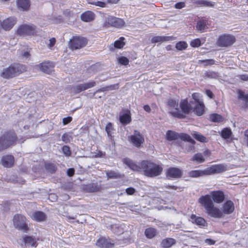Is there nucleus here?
Wrapping results in <instances>:
<instances>
[{
  "label": "nucleus",
  "instance_id": "f257e3e1",
  "mask_svg": "<svg viewBox=\"0 0 248 248\" xmlns=\"http://www.w3.org/2000/svg\"><path fill=\"white\" fill-rule=\"evenodd\" d=\"M199 202L204 206L206 213L211 217L220 218L224 217L221 210L215 207L210 195H205L199 199Z\"/></svg>",
  "mask_w": 248,
  "mask_h": 248
},
{
  "label": "nucleus",
  "instance_id": "f03ea898",
  "mask_svg": "<svg viewBox=\"0 0 248 248\" xmlns=\"http://www.w3.org/2000/svg\"><path fill=\"white\" fill-rule=\"evenodd\" d=\"M140 166L144 174L149 177L157 176L160 175L163 171V168L161 165L149 160L142 161Z\"/></svg>",
  "mask_w": 248,
  "mask_h": 248
},
{
  "label": "nucleus",
  "instance_id": "7ed1b4c3",
  "mask_svg": "<svg viewBox=\"0 0 248 248\" xmlns=\"http://www.w3.org/2000/svg\"><path fill=\"white\" fill-rule=\"evenodd\" d=\"M17 137L14 132L9 131L0 136V152H2L16 144Z\"/></svg>",
  "mask_w": 248,
  "mask_h": 248
},
{
  "label": "nucleus",
  "instance_id": "20e7f679",
  "mask_svg": "<svg viewBox=\"0 0 248 248\" xmlns=\"http://www.w3.org/2000/svg\"><path fill=\"white\" fill-rule=\"evenodd\" d=\"M26 71V67L22 64L16 63L3 69L1 76L5 78H10L19 75Z\"/></svg>",
  "mask_w": 248,
  "mask_h": 248
},
{
  "label": "nucleus",
  "instance_id": "39448f33",
  "mask_svg": "<svg viewBox=\"0 0 248 248\" xmlns=\"http://www.w3.org/2000/svg\"><path fill=\"white\" fill-rule=\"evenodd\" d=\"M14 226L15 228L24 232H27L29 227L27 223L26 217L21 214H16L13 218Z\"/></svg>",
  "mask_w": 248,
  "mask_h": 248
},
{
  "label": "nucleus",
  "instance_id": "423d86ee",
  "mask_svg": "<svg viewBox=\"0 0 248 248\" xmlns=\"http://www.w3.org/2000/svg\"><path fill=\"white\" fill-rule=\"evenodd\" d=\"M235 42L234 36L224 34L220 35L217 41V45L220 47H229Z\"/></svg>",
  "mask_w": 248,
  "mask_h": 248
},
{
  "label": "nucleus",
  "instance_id": "0eeeda50",
  "mask_svg": "<svg viewBox=\"0 0 248 248\" xmlns=\"http://www.w3.org/2000/svg\"><path fill=\"white\" fill-rule=\"evenodd\" d=\"M36 32V26L32 24H24L20 26L17 33L21 36L33 35Z\"/></svg>",
  "mask_w": 248,
  "mask_h": 248
},
{
  "label": "nucleus",
  "instance_id": "6e6552de",
  "mask_svg": "<svg viewBox=\"0 0 248 248\" xmlns=\"http://www.w3.org/2000/svg\"><path fill=\"white\" fill-rule=\"evenodd\" d=\"M87 39L81 37H75L69 42L70 47L72 49H78L84 47L87 44Z\"/></svg>",
  "mask_w": 248,
  "mask_h": 248
},
{
  "label": "nucleus",
  "instance_id": "1a4fd4ad",
  "mask_svg": "<svg viewBox=\"0 0 248 248\" xmlns=\"http://www.w3.org/2000/svg\"><path fill=\"white\" fill-rule=\"evenodd\" d=\"M105 22L110 26L118 28L123 27L125 24L124 21L122 19L112 16H108L106 17Z\"/></svg>",
  "mask_w": 248,
  "mask_h": 248
},
{
  "label": "nucleus",
  "instance_id": "9d476101",
  "mask_svg": "<svg viewBox=\"0 0 248 248\" xmlns=\"http://www.w3.org/2000/svg\"><path fill=\"white\" fill-rule=\"evenodd\" d=\"M130 140L132 143L137 147H140L144 142V138L138 130H134L133 135L130 137Z\"/></svg>",
  "mask_w": 248,
  "mask_h": 248
},
{
  "label": "nucleus",
  "instance_id": "9b49d317",
  "mask_svg": "<svg viewBox=\"0 0 248 248\" xmlns=\"http://www.w3.org/2000/svg\"><path fill=\"white\" fill-rule=\"evenodd\" d=\"M36 67L42 72L47 74H50L53 71L54 65L52 62L46 61L37 65Z\"/></svg>",
  "mask_w": 248,
  "mask_h": 248
},
{
  "label": "nucleus",
  "instance_id": "f8f14e48",
  "mask_svg": "<svg viewBox=\"0 0 248 248\" xmlns=\"http://www.w3.org/2000/svg\"><path fill=\"white\" fill-rule=\"evenodd\" d=\"M227 170V166L224 164L213 165L206 169L207 175L222 173Z\"/></svg>",
  "mask_w": 248,
  "mask_h": 248
},
{
  "label": "nucleus",
  "instance_id": "ddd939ff",
  "mask_svg": "<svg viewBox=\"0 0 248 248\" xmlns=\"http://www.w3.org/2000/svg\"><path fill=\"white\" fill-rule=\"evenodd\" d=\"M166 174L167 177L178 178L182 177L183 171L177 168L170 167L167 170Z\"/></svg>",
  "mask_w": 248,
  "mask_h": 248
},
{
  "label": "nucleus",
  "instance_id": "4468645a",
  "mask_svg": "<svg viewBox=\"0 0 248 248\" xmlns=\"http://www.w3.org/2000/svg\"><path fill=\"white\" fill-rule=\"evenodd\" d=\"M96 244L97 246L102 248H111L114 245L113 241L105 237L100 238L96 241Z\"/></svg>",
  "mask_w": 248,
  "mask_h": 248
},
{
  "label": "nucleus",
  "instance_id": "2eb2a0df",
  "mask_svg": "<svg viewBox=\"0 0 248 248\" xmlns=\"http://www.w3.org/2000/svg\"><path fill=\"white\" fill-rule=\"evenodd\" d=\"M234 205L233 202L231 200H227L222 206V214L229 215L232 213L234 211Z\"/></svg>",
  "mask_w": 248,
  "mask_h": 248
},
{
  "label": "nucleus",
  "instance_id": "dca6fc26",
  "mask_svg": "<svg viewBox=\"0 0 248 248\" xmlns=\"http://www.w3.org/2000/svg\"><path fill=\"white\" fill-rule=\"evenodd\" d=\"M194 104L188 102L187 99L182 100L180 107L182 111L185 114H188L189 112L193 110Z\"/></svg>",
  "mask_w": 248,
  "mask_h": 248
},
{
  "label": "nucleus",
  "instance_id": "f3484780",
  "mask_svg": "<svg viewBox=\"0 0 248 248\" xmlns=\"http://www.w3.org/2000/svg\"><path fill=\"white\" fill-rule=\"evenodd\" d=\"M120 122L123 125L129 124L131 121V113L129 110H124L119 115Z\"/></svg>",
  "mask_w": 248,
  "mask_h": 248
},
{
  "label": "nucleus",
  "instance_id": "a211bd4d",
  "mask_svg": "<svg viewBox=\"0 0 248 248\" xmlns=\"http://www.w3.org/2000/svg\"><path fill=\"white\" fill-rule=\"evenodd\" d=\"M16 20L15 17H10L4 20L2 22V28L5 31H9L16 23Z\"/></svg>",
  "mask_w": 248,
  "mask_h": 248
},
{
  "label": "nucleus",
  "instance_id": "6ab92c4d",
  "mask_svg": "<svg viewBox=\"0 0 248 248\" xmlns=\"http://www.w3.org/2000/svg\"><path fill=\"white\" fill-rule=\"evenodd\" d=\"M211 198L216 203H221L225 199V195L223 191L220 190L214 191L212 192Z\"/></svg>",
  "mask_w": 248,
  "mask_h": 248
},
{
  "label": "nucleus",
  "instance_id": "aec40b11",
  "mask_svg": "<svg viewBox=\"0 0 248 248\" xmlns=\"http://www.w3.org/2000/svg\"><path fill=\"white\" fill-rule=\"evenodd\" d=\"M193 111L198 116H201L204 113V105L201 101H198L197 103L194 104Z\"/></svg>",
  "mask_w": 248,
  "mask_h": 248
},
{
  "label": "nucleus",
  "instance_id": "412c9836",
  "mask_svg": "<svg viewBox=\"0 0 248 248\" xmlns=\"http://www.w3.org/2000/svg\"><path fill=\"white\" fill-rule=\"evenodd\" d=\"M1 164L6 168H10L13 166L14 163V157L12 155L3 156L1 160Z\"/></svg>",
  "mask_w": 248,
  "mask_h": 248
},
{
  "label": "nucleus",
  "instance_id": "4be33fe9",
  "mask_svg": "<svg viewBox=\"0 0 248 248\" xmlns=\"http://www.w3.org/2000/svg\"><path fill=\"white\" fill-rule=\"evenodd\" d=\"M123 162L133 170L138 171L141 169V166L137 165L133 160L129 158H126L124 159Z\"/></svg>",
  "mask_w": 248,
  "mask_h": 248
},
{
  "label": "nucleus",
  "instance_id": "5701e85b",
  "mask_svg": "<svg viewBox=\"0 0 248 248\" xmlns=\"http://www.w3.org/2000/svg\"><path fill=\"white\" fill-rule=\"evenodd\" d=\"M100 186L96 183L88 184L84 186V189L88 192H95L100 189Z\"/></svg>",
  "mask_w": 248,
  "mask_h": 248
},
{
  "label": "nucleus",
  "instance_id": "b1692460",
  "mask_svg": "<svg viewBox=\"0 0 248 248\" xmlns=\"http://www.w3.org/2000/svg\"><path fill=\"white\" fill-rule=\"evenodd\" d=\"M17 7L21 11H27L30 7V0H17Z\"/></svg>",
  "mask_w": 248,
  "mask_h": 248
},
{
  "label": "nucleus",
  "instance_id": "393cba45",
  "mask_svg": "<svg viewBox=\"0 0 248 248\" xmlns=\"http://www.w3.org/2000/svg\"><path fill=\"white\" fill-rule=\"evenodd\" d=\"M46 216L45 213L42 211H36L32 214V218L37 221L42 222L46 220Z\"/></svg>",
  "mask_w": 248,
  "mask_h": 248
},
{
  "label": "nucleus",
  "instance_id": "a878e982",
  "mask_svg": "<svg viewBox=\"0 0 248 248\" xmlns=\"http://www.w3.org/2000/svg\"><path fill=\"white\" fill-rule=\"evenodd\" d=\"M172 40V37L171 36H156L153 37L151 41L152 43H162L171 41Z\"/></svg>",
  "mask_w": 248,
  "mask_h": 248
},
{
  "label": "nucleus",
  "instance_id": "bb28decb",
  "mask_svg": "<svg viewBox=\"0 0 248 248\" xmlns=\"http://www.w3.org/2000/svg\"><path fill=\"white\" fill-rule=\"evenodd\" d=\"M176 243V241L172 238H167L162 240L161 245L164 248H170Z\"/></svg>",
  "mask_w": 248,
  "mask_h": 248
},
{
  "label": "nucleus",
  "instance_id": "cd10ccee",
  "mask_svg": "<svg viewBox=\"0 0 248 248\" xmlns=\"http://www.w3.org/2000/svg\"><path fill=\"white\" fill-rule=\"evenodd\" d=\"M81 19L85 22H90L94 19V14L91 11H86L81 15Z\"/></svg>",
  "mask_w": 248,
  "mask_h": 248
},
{
  "label": "nucleus",
  "instance_id": "c85d7f7f",
  "mask_svg": "<svg viewBox=\"0 0 248 248\" xmlns=\"http://www.w3.org/2000/svg\"><path fill=\"white\" fill-rule=\"evenodd\" d=\"M207 175L206 169L204 170H192L188 172L189 176L193 178H197Z\"/></svg>",
  "mask_w": 248,
  "mask_h": 248
},
{
  "label": "nucleus",
  "instance_id": "c756f323",
  "mask_svg": "<svg viewBox=\"0 0 248 248\" xmlns=\"http://www.w3.org/2000/svg\"><path fill=\"white\" fill-rule=\"evenodd\" d=\"M190 218L193 223H195L198 226H204L206 223V221L203 218L197 217L195 215H192L190 217Z\"/></svg>",
  "mask_w": 248,
  "mask_h": 248
},
{
  "label": "nucleus",
  "instance_id": "7c9ffc66",
  "mask_svg": "<svg viewBox=\"0 0 248 248\" xmlns=\"http://www.w3.org/2000/svg\"><path fill=\"white\" fill-rule=\"evenodd\" d=\"M118 84H116L111 85L109 86H107L106 87H102L99 89L97 90L93 93V96H95V95L96 94H97L98 93H100L101 92H105L106 91H108V90H114L116 88L118 89Z\"/></svg>",
  "mask_w": 248,
  "mask_h": 248
},
{
  "label": "nucleus",
  "instance_id": "2f4dec72",
  "mask_svg": "<svg viewBox=\"0 0 248 248\" xmlns=\"http://www.w3.org/2000/svg\"><path fill=\"white\" fill-rule=\"evenodd\" d=\"M167 139L169 141L177 140L179 138V134L171 130H168L166 133Z\"/></svg>",
  "mask_w": 248,
  "mask_h": 248
},
{
  "label": "nucleus",
  "instance_id": "473e14b6",
  "mask_svg": "<svg viewBox=\"0 0 248 248\" xmlns=\"http://www.w3.org/2000/svg\"><path fill=\"white\" fill-rule=\"evenodd\" d=\"M23 239L26 246L36 247L35 244L36 243V241L35 238L31 236H25Z\"/></svg>",
  "mask_w": 248,
  "mask_h": 248
},
{
  "label": "nucleus",
  "instance_id": "72a5a7b5",
  "mask_svg": "<svg viewBox=\"0 0 248 248\" xmlns=\"http://www.w3.org/2000/svg\"><path fill=\"white\" fill-rule=\"evenodd\" d=\"M196 28L198 31H203L208 28L207 27V21L204 20H201L197 22Z\"/></svg>",
  "mask_w": 248,
  "mask_h": 248
},
{
  "label": "nucleus",
  "instance_id": "f704fd0d",
  "mask_svg": "<svg viewBox=\"0 0 248 248\" xmlns=\"http://www.w3.org/2000/svg\"><path fill=\"white\" fill-rule=\"evenodd\" d=\"M156 230L153 228H149L145 230V234L148 238H152L156 235Z\"/></svg>",
  "mask_w": 248,
  "mask_h": 248
},
{
  "label": "nucleus",
  "instance_id": "c9c22d12",
  "mask_svg": "<svg viewBox=\"0 0 248 248\" xmlns=\"http://www.w3.org/2000/svg\"><path fill=\"white\" fill-rule=\"evenodd\" d=\"M221 137L224 139H229L232 134L231 129L229 128H223L220 132Z\"/></svg>",
  "mask_w": 248,
  "mask_h": 248
},
{
  "label": "nucleus",
  "instance_id": "e433bc0d",
  "mask_svg": "<svg viewBox=\"0 0 248 248\" xmlns=\"http://www.w3.org/2000/svg\"><path fill=\"white\" fill-rule=\"evenodd\" d=\"M192 135L196 140L202 142H206L207 141L206 138L199 132L194 131Z\"/></svg>",
  "mask_w": 248,
  "mask_h": 248
},
{
  "label": "nucleus",
  "instance_id": "4c0bfd02",
  "mask_svg": "<svg viewBox=\"0 0 248 248\" xmlns=\"http://www.w3.org/2000/svg\"><path fill=\"white\" fill-rule=\"evenodd\" d=\"M45 167L46 170L50 173H54L56 172L57 167L54 164L51 163H46L45 164Z\"/></svg>",
  "mask_w": 248,
  "mask_h": 248
},
{
  "label": "nucleus",
  "instance_id": "58836bf2",
  "mask_svg": "<svg viewBox=\"0 0 248 248\" xmlns=\"http://www.w3.org/2000/svg\"><path fill=\"white\" fill-rule=\"evenodd\" d=\"M85 90L83 83L78 84L71 88V91L74 93H78Z\"/></svg>",
  "mask_w": 248,
  "mask_h": 248
},
{
  "label": "nucleus",
  "instance_id": "ea45409f",
  "mask_svg": "<svg viewBox=\"0 0 248 248\" xmlns=\"http://www.w3.org/2000/svg\"><path fill=\"white\" fill-rule=\"evenodd\" d=\"M238 98L246 101L245 106L248 107V94H245L243 91L239 90L238 93Z\"/></svg>",
  "mask_w": 248,
  "mask_h": 248
},
{
  "label": "nucleus",
  "instance_id": "a19ab883",
  "mask_svg": "<svg viewBox=\"0 0 248 248\" xmlns=\"http://www.w3.org/2000/svg\"><path fill=\"white\" fill-rule=\"evenodd\" d=\"M179 138L185 141H188L191 143H195V141L188 134L185 133H181L179 134Z\"/></svg>",
  "mask_w": 248,
  "mask_h": 248
},
{
  "label": "nucleus",
  "instance_id": "79ce46f5",
  "mask_svg": "<svg viewBox=\"0 0 248 248\" xmlns=\"http://www.w3.org/2000/svg\"><path fill=\"white\" fill-rule=\"evenodd\" d=\"M191 160L201 163L204 162L205 159L201 153H197L193 155Z\"/></svg>",
  "mask_w": 248,
  "mask_h": 248
},
{
  "label": "nucleus",
  "instance_id": "37998d69",
  "mask_svg": "<svg viewBox=\"0 0 248 248\" xmlns=\"http://www.w3.org/2000/svg\"><path fill=\"white\" fill-rule=\"evenodd\" d=\"M211 120L215 123H219L223 121V117L219 114L214 113L212 114L210 116Z\"/></svg>",
  "mask_w": 248,
  "mask_h": 248
},
{
  "label": "nucleus",
  "instance_id": "c03bdc74",
  "mask_svg": "<svg viewBox=\"0 0 248 248\" xmlns=\"http://www.w3.org/2000/svg\"><path fill=\"white\" fill-rule=\"evenodd\" d=\"M197 3L204 6L211 7H214L215 4V2L207 0H199L197 1Z\"/></svg>",
  "mask_w": 248,
  "mask_h": 248
},
{
  "label": "nucleus",
  "instance_id": "a18cd8bd",
  "mask_svg": "<svg viewBox=\"0 0 248 248\" xmlns=\"http://www.w3.org/2000/svg\"><path fill=\"white\" fill-rule=\"evenodd\" d=\"M124 38L123 37H121L118 40L115 41L114 43V47L117 48H122L125 45V43L124 42Z\"/></svg>",
  "mask_w": 248,
  "mask_h": 248
},
{
  "label": "nucleus",
  "instance_id": "49530a36",
  "mask_svg": "<svg viewBox=\"0 0 248 248\" xmlns=\"http://www.w3.org/2000/svg\"><path fill=\"white\" fill-rule=\"evenodd\" d=\"M106 175L108 179H116L120 177V175L115 171H108Z\"/></svg>",
  "mask_w": 248,
  "mask_h": 248
},
{
  "label": "nucleus",
  "instance_id": "de8ad7c7",
  "mask_svg": "<svg viewBox=\"0 0 248 248\" xmlns=\"http://www.w3.org/2000/svg\"><path fill=\"white\" fill-rule=\"evenodd\" d=\"M110 77L108 75V73L105 74H101L97 77L95 78L96 79H98V80L96 81V83H98L100 82H102L106 80L108 78H110Z\"/></svg>",
  "mask_w": 248,
  "mask_h": 248
},
{
  "label": "nucleus",
  "instance_id": "09e8293b",
  "mask_svg": "<svg viewBox=\"0 0 248 248\" xmlns=\"http://www.w3.org/2000/svg\"><path fill=\"white\" fill-rule=\"evenodd\" d=\"M198 63H203L204 67H206L208 65H212L215 64V61L214 59L201 60H199Z\"/></svg>",
  "mask_w": 248,
  "mask_h": 248
},
{
  "label": "nucleus",
  "instance_id": "8fccbe9b",
  "mask_svg": "<svg viewBox=\"0 0 248 248\" xmlns=\"http://www.w3.org/2000/svg\"><path fill=\"white\" fill-rule=\"evenodd\" d=\"M73 139L72 136L69 134L65 133L63 134L62 136V140L65 143H68L70 142Z\"/></svg>",
  "mask_w": 248,
  "mask_h": 248
},
{
  "label": "nucleus",
  "instance_id": "3c124183",
  "mask_svg": "<svg viewBox=\"0 0 248 248\" xmlns=\"http://www.w3.org/2000/svg\"><path fill=\"white\" fill-rule=\"evenodd\" d=\"M187 47V44L185 42H184V41H180V42H178L177 43H176V44L175 45V47L177 49H178L179 50H184V49H186V48Z\"/></svg>",
  "mask_w": 248,
  "mask_h": 248
},
{
  "label": "nucleus",
  "instance_id": "603ef678",
  "mask_svg": "<svg viewBox=\"0 0 248 248\" xmlns=\"http://www.w3.org/2000/svg\"><path fill=\"white\" fill-rule=\"evenodd\" d=\"M205 76L211 78H217V73L212 71L208 70L204 73Z\"/></svg>",
  "mask_w": 248,
  "mask_h": 248
},
{
  "label": "nucleus",
  "instance_id": "864d4df0",
  "mask_svg": "<svg viewBox=\"0 0 248 248\" xmlns=\"http://www.w3.org/2000/svg\"><path fill=\"white\" fill-rule=\"evenodd\" d=\"M201 41L199 38L194 39L190 42V46L193 47H199L201 46Z\"/></svg>",
  "mask_w": 248,
  "mask_h": 248
},
{
  "label": "nucleus",
  "instance_id": "5fc2aeb1",
  "mask_svg": "<svg viewBox=\"0 0 248 248\" xmlns=\"http://www.w3.org/2000/svg\"><path fill=\"white\" fill-rule=\"evenodd\" d=\"M83 84L84 86L85 90H86L94 87L96 85V81L92 80L88 82L84 83H83Z\"/></svg>",
  "mask_w": 248,
  "mask_h": 248
},
{
  "label": "nucleus",
  "instance_id": "6e6d98bb",
  "mask_svg": "<svg viewBox=\"0 0 248 248\" xmlns=\"http://www.w3.org/2000/svg\"><path fill=\"white\" fill-rule=\"evenodd\" d=\"M63 14L65 16L68 17L69 19L71 18H74L75 16V14L72 11H71L68 9H66L64 11Z\"/></svg>",
  "mask_w": 248,
  "mask_h": 248
},
{
  "label": "nucleus",
  "instance_id": "4d7b16f0",
  "mask_svg": "<svg viewBox=\"0 0 248 248\" xmlns=\"http://www.w3.org/2000/svg\"><path fill=\"white\" fill-rule=\"evenodd\" d=\"M62 152L66 156H70L71 154L70 148L68 146L64 145L63 146Z\"/></svg>",
  "mask_w": 248,
  "mask_h": 248
},
{
  "label": "nucleus",
  "instance_id": "13d9d810",
  "mask_svg": "<svg viewBox=\"0 0 248 248\" xmlns=\"http://www.w3.org/2000/svg\"><path fill=\"white\" fill-rule=\"evenodd\" d=\"M118 60H119V62L121 64H123V65H127L129 63L128 59L127 58L124 57V56L120 57L119 58Z\"/></svg>",
  "mask_w": 248,
  "mask_h": 248
},
{
  "label": "nucleus",
  "instance_id": "bf43d9fd",
  "mask_svg": "<svg viewBox=\"0 0 248 248\" xmlns=\"http://www.w3.org/2000/svg\"><path fill=\"white\" fill-rule=\"evenodd\" d=\"M91 4L99 6L100 7H105L106 6V3L101 1H94L91 2Z\"/></svg>",
  "mask_w": 248,
  "mask_h": 248
},
{
  "label": "nucleus",
  "instance_id": "052dcab7",
  "mask_svg": "<svg viewBox=\"0 0 248 248\" xmlns=\"http://www.w3.org/2000/svg\"><path fill=\"white\" fill-rule=\"evenodd\" d=\"M72 120V118L71 116H68L62 119V123L63 125H66L70 123Z\"/></svg>",
  "mask_w": 248,
  "mask_h": 248
},
{
  "label": "nucleus",
  "instance_id": "680f3d73",
  "mask_svg": "<svg viewBox=\"0 0 248 248\" xmlns=\"http://www.w3.org/2000/svg\"><path fill=\"white\" fill-rule=\"evenodd\" d=\"M125 191L128 195H133L136 192V190L132 187H129L126 189Z\"/></svg>",
  "mask_w": 248,
  "mask_h": 248
},
{
  "label": "nucleus",
  "instance_id": "e2e57ef3",
  "mask_svg": "<svg viewBox=\"0 0 248 248\" xmlns=\"http://www.w3.org/2000/svg\"><path fill=\"white\" fill-rule=\"evenodd\" d=\"M75 171V170L74 168H69L67 170V175L69 177H72L74 175Z\"/></svg>",
  "mask_w": 248,
  "mask_h": 248
},
{
  "label": "nucleus",
  "instance_id": "0e129e2a",
  "mask_svg": "<svg viewBox=\"0 0 248 248\" xmlns=\"http://www.w3.org/2000/svg\"><path fill=\"white\" fill-rule=\"evenodd\" d=\"M106 131L108 135H109L111 130L112 129V125L111 123H108L106 126Z\"/></svg>",
  "mask_w": 248,
  "mask_h": 248
},
{
  "label": "nucleus",
  "instance_id": "69168bd1",
  "mask_svg": "<svg viewBox=\"0 0 248 248\" xmlns=\"http://www.w3.org/2000/svg\"><path fill=\"white\" fill-rule=\"evenodd\" d=\"M49 43L48 45V46L49 48H51L54 46L56 43V39L55 38H51L49 40Z\"/></svg>",
  "mask_w": 248,
  "mask_h": 248
},
{
  "label": "nucleus",
  "instance_id": "338daca9",
  "mask_svg": "<svg viewBox=\"0 0 248 248\" xmlns=\"http://www.w3.org/2000/svg\"><path fill=\"white\" fill-rule=\"evenodd\" d=\"M168 105L171 108H175L176 105V101L172 99H169L168 102Z\"/></svg>",
  "mask_w": 248,
  "mask_h": 248
},
{
  "label": "nucleus",
  "instance_id": "774afa93",
  "mask_svg": "<svg viewBox=\"0 0 248 248\" xmlns=\"http://www.w3.org/2000/svg\"><path fill=\"white\" fill-rule=\"evenodd\" d=\"M96 154L94 155L95 157H103L105 156L106 154L105 152H103L101 151H98L95 153Z\"/></svg>",
  "mask_w": 248,
  "mask_h": 248
}]
</instances>
